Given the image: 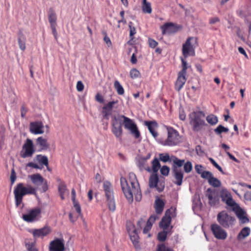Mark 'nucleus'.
I'll return each mask as SVG.
<instances>
[{
  "instance_id": "obj_47",
  "label": "nucleus",
  "mask_w": 251,
  "mask_h": 251,
  "mask_svg": "<svg viewBox=\"0 0 251 251\" xmlns=\"http://www.w3.org/2000/svg\"><path fill=\"white\" fill-rule=\"evenodd\" d=\"M201 177L203 178H205L209 181V179L213 176V174L209 171H204L201 173Z\"/></svg>"
},
{
  "instance_id": "obj_55",
  "label": "nucleus",
  "mask_w": 251,
  "mask_h": 251,
  "mask_svg": "<svg viewBox=\"0 0 251 251\" xmlns=\"http://www.w3.org/2000/svg\"><path fill=\"white\" fill-rule=\"evenodd\" d=\"M95 100L100 103H103L104 102L103 97L99 93H97L96 95Z\"/></svg>"
},
{
  "instance_id": "obj_18",
  "label": "nucleus",
  "mask_w": 251,
  "mask_h": 251,
  "mask_svg": "<svg viewBox=\"0 0 251 251\" xmlns=\"http://www.w3.org/2000/svg\"><path fill=\"white\" fill-rule=\"evenodd\" d=\"M162 34L174 33L177 31L178 28L172 23H167L161 26Z\"/></svg>"
},
{
  "instance_id": "obj_59",
  "label": "nucleus",
  "mask_w": 251,
  "mask_h": 251,
  "mask_svg": "<svg viewBox=\"0 0 251 251\" xmlns=\"http://www.w3.org/2000/svg\"><path fill=\"white\" fill-rule=\"evenodd\" d=\"M157 218V216L152 215L149 218L146 224L152 226L153 224L155 222Z\"/></svg>"
},
{
  "instance_id": "obj_41",
  "label": "nucleus",
  "mask_w": 251,
  "mask_h": 251,
  "mask_svg": "<svg viewBox=\"0 0 251 251\" xmlns=\"http://www.w3.org/2000/svg\"><path fill=\"white\" fill-rule=\"evenodd\" d=\"M120 115L117 117L115 115H114L112 117V119L111 121L112 127L122 125L121 120L122 118H120Z\"/></svg>"
},
{
  "instance_id": "obj_49",
  "label": "nucleus",
  "mask_w": 251,
  "mask_h": 251,
  "mask_svg": "<svg viewBox=\"0 0 251 251\" xmlns=\"http://www.w3.org/2000/svg\"><path fill=\"white\" fill-rule=\"evenodd\" d=\"M74 207L75 208L76 212L78 213V216H81L82 215L81 213V209L80 204H79L77 201H73Z\"/></svg>"
},
{
  "instance_id": "obj_23",
  "label": "nucleus",
  "mask_w": 251,
  "mask_h": 251,
  "mask_svg": "<svg viewBox=\"0 0 251 251\" xmlns=\"http://www.w3.org/2000/svg\"><path fill=\"white\" fill-rule=\"evenodd\" d=\"M57 181L59 182L58 186V192L61 200H64L65 199L64 194L67 190V186L65 182L59 179H58Z\"/></svg>"
},
{
  "instance_id": "obj_61",
  "label": "nucleus",
  "mask_w": 251,
  "mask_h": 251,
  "mask_svg": "<svg viewBox=\"0 0 251 251\" xmlns=\"http://www.w3.org/2000/svg\"><path fill=\"white\" fill-rule=\"evenodd\" d=\"M149 46L151 48H155L157 45L158 43L152 39H149Z\"/></svg>"
},
{
  "instance_id": "obj_14",
  "label": "nucleus",
  "mask_w": 251,
  "mask_h": 251,
  "mask_svg": "<svg viewBox=\"0 0 251 251\" xmlns=\"http://www.w3.org/2000/svg\"><path fill=\"white\" fill-rule=\"evenodd\" d=\"M118 103V100L110 101L105 104L102 107L101 113L104 119L108 120L112 113L114 105Z\"/></svg>"
},
{
  "instance_id": "obj_36",
  "label": "nucleus",
  "mask_w": 251,
  "mask_h": 251,
  "mask_svg": "<svg viewBox=\"0 0 251 251\" xmlns=\"http://www.w3.org/2000/svg\"><path fill=\"white\" fill-rule=\"evenodd\" d=\"M114 86L119 95H123L124 94V89L118 80H116L114 81Z\"/></svg>"
},
{
  "instance_id": "obj_33",
  "label": "nucleus",
  "mask_w": 251,
  "mask_h": 251,
  "mask_svg": "<svg viewBox=\"0 0 251 251\" xmlns=\"http://www.w3.org/2000/svg\"><path fill=\"white\" fill-rule=\"evenodd\" d=\"M250 233V229L249 227H244L239 233L237 238L238 239L240 240L244 238H246L249 235Z\"/></svg>"
},
{
  "instance_id": "obj_39",
  "label": "nucleus",
  "mask_w": 251,
  "mask_h": 251,
  "mask_svg": "<svg viewBox=\"0 0 251 251\" xmlns=\"http://www.w3.org/2000/svg\"><path fill=\"white\" fill-rule=\"evenodd\" d=\"M152 170L153 173H157L160 169L161 165L158 159L155 158L152 161Z\"/></svg>"
},
{
  "instance_id": "obj_44",
  "label": "nucleus",
  "mask_w": 251,
  "mask_h": 251,
  "mask_svg": "<svg viewBox=\"0 0 251 251\" xmlns=\"http://www.w3.org/2000/svg\"><path fill=\"white\" fill-rule=\"evenodd\" d=\"M130 76L132 79L137 78L140 76V73L136 69H132L129 73Z\"/></svg>"
},
{
  "instance_id": "obj_4",
  "label": "nucleus",
  "mask_w": 251,
  "mask_h": 251,
  "mask_svg": "<svg viewBox=\"0 0 251 251\" xmlns=\"http://www.w3.org/2000/svg\"><path fill=\"white\" fill-rule=\"evenodd\" d=\"M102 188L106 198V205L109 211L113 212L116 210V203L112 185L109 181H105L103 183Z\"/></svg>"
},
{
  "instance_id": "obj_12",
  "label": "nucleus",
  "mask_w": 251,
  "mask_h": 251,
  "mask_svg": "<svg viewBox=\"0 0 251 251\" xmlns=\"http://www.w3.org/2000/svg\"><path fill=\"white\" fill-rule=\"evenodd\" d=\"M49 251H64L65 250V241L63 238H56L50 242L49 246Z\"/></svg>"
},
{
  "instance_id": "obj_57",
  "label": "nucleus",
  "mask_w": 251,
  "mask_h": 251,
  "mask_svg": "<svg viewBox=\"0 0 251 251\" xmlns=\"http://www.w3.org/2000/svg\"><path fill=\"white\" fill-rule=\"evenodd\" d=\"M184 160H180L176 157L175 159L173 160L174 163L178 167L182 166V165L184 164Z\"/></svg>"
},
{
  "instance_id": "obj_51",
  "label": "nucleus",
  "mask_w": 251,
  "mask_h": 251,
  "mask_svg": "<svg viewBox=\"0 0 251 251\" xmlns=\"http://www.w3.org/2000/svg\"><path fill=\"white\" fill-rule=\"evenodd\" d=\"M210 162L212 164V165L217 168L222 174H224V172L221 166H220L212 158H210L209 159Z\"/></svg>"
},
{
  "instance_id": "obj_2",
  "label": "nucleus",
  "mask_w": 251,
  "mask_h": 251,
  "mask_svg": "<svg viewBox=\"0 0 251 251\" xmlns=\"http://www.w3.org/2000/svg\"><path fill=\"white\" fill-rule=\"evenodd\" d=\"M131 176L130 175L129 181L124 177H121V185L123 193L129 202L133 201V195L137 201H141L142 194L140 189L139 184L137 179L134 178L130 180Z\"/></svg>"
},
{
  "instance_id": "obj_29",
  "label": "nucleus",
  "mask_w": 251,
  "mask_h": 251,
  "mask_svg": "<svg viewBox=\"0 0 251 251\" xmlns=\"http://www.w3.org/2000/svg\"><path fill=\"white\" fill-rule=\"evenodd\" d=\"M111 131L117 138L121 140L122 136L123 134V129L122 125L112 127Z\"/></svg>"
},
{
  "instance_id": "obj_38",
  "label": "nucleus",
  "mask_w": 251,
  "mask_h": 251,
  "mask_svg": "<svg viewBox=\"0 0 251 251\" xmlns=\"http://www.w3.org/2000/svg\"><path fill=\"white\" fill-rule=\"evenodd\" d=\"M37 160L41 164L44 165L46 166H48L49 165L48 158L47 156L42 155L41 154H38L36 155Z\"/></svg>"
},
{
  "instance_id": "obj_20",
  "label": "nucleus",
  "mask_w": 251,
  "mask_h": 251,
  "mask_svg": "<svg viewBox=\"0 0 251 251\" xmlns=\"http://www.w3.org/2000/svg\"><path fill=\"white\" fill-rule=\"evenodd\" d=\"M144 125L148 127L150 132L153 137L156 138L158 136V133L155 131V128L158 126V124L156 121H146L144 122Z\"/></svg>"
},
{
  "instance_id": "obj_9",
  "label": "nucleus",
  "mask_w": 251,
  "mask_h": 251,
  "mask_svg": "<svg viewBox=\"0 0 251 251\" xmlns=\"http://www.w3.org/2000/svg\"><path fill=\"white\" fill-rule=\"evenodd\" d=\"M174 212L172 208L168 209L166 211L165 215L162 217L159 223L160 228L163 229L170 230L172 217L173 216Z\"/></svg>"
},
{
  "instance_id": "obj_28",
  "label": "nucleus",
  "mask_w": 251,
  "mask_h": 251,
  "mask_svg": "<svg viewBox=\"0 0 251 251\" xmlns=\"http://www.w3.org/2000/svg\"><path fill=\"white\" fill-rule=\"evenodd\" d=\"M49 22L50 25H57L56 20L57 18L56 14L52 8H50L49 10Z\"/></svg>"
},
{
  "instance_id": "obj_8",
  "label": "nucleus",
  "mask_w": 251,
  "mask_h": 251,
  "mask_svg": "<svg viewBox=\"0 0 251 251\" xmlns=\"http://www.w3.org/2000/svg\"><path fill=\"white\" fill-rule=\"evenodd\" d=\"M234 221V218L224 211L219 213L217 215V221L221 226L226 228L232 226Z\"/></svg>"
},
{
  "instance_id": "obj_30",
  "label": "nucleus",
  "mask_w": 251,
  "mask_h": 251,
  "mask_svg": "<svg viewBox=\"0 0 251 251\" xmlns=\"http://www.w3.org/2000/svg\"><path fill=\"white\" fill-rule=\"evenodd\" d=\"M36 142L41 148L42 150H47L49 148V145L47 143V139L43 138L42 137H39L36 139Z\"/></svg>"
},
{
  "instance_id": "obj_45",
  "label": "nucleus",
  "mask_w": 251,
  "mask_h": 251,
  "mask_svg": "<svg viewBox=\"0 0 251 251\" xmlns=\"http://www.w3.org/2000/svg\"><path fill=\"white\" fill-rule=\"evenodd\" d=\"M132 25H133V23L132 22H130L128 24V25H129V28L130 29L129 36L131 39H133V36L136 33V28L134 26H133Z\"/></svg>"
},
{
  "instance_id": "obj_62",
  "label": "nucleus",
  "mask_w": 251,
  "mask_h": 251,
  "mask_svg": "<svg viewBox=\"0 0 251 251\" xmlns=\"http://www.w3.org/2000/svg\"><path fill=\"white\" fill-rule=\"evenodd\" d=\"M76 87L78 92H81L84 89V85L81 81H78L77 82Z\"/></svg>"
},
{
  "instance_id": "obj_27",
  "label": "nucleus",
  "mask_w": 251,
  "mask_h": 251,
  "mask_svg": "<svg viewBox=\"0 0 251 251\" xmlns=\"http://www.w3.org/2000/svg\"><path fill=\"white\" fill-rule=\"evenodd\" d=\"M214 194V192L211 188L207 189L205 195L209 200V204L211 206L215 205L217 203L216 198H213Z\"/></svg>"
},
{
  "instance_id": "obj_42",
  "label": "nucleus",
  "mask_w": 251,
  "mask_h": 251,
  "mask_svg": "<svg viewBox=\"0 0 251 251\" xmlns=\"http://www.w3.org/2000/svg\"><path fill=\"white\" fill-rule=\"evenodd\" d=\"M228 128L225 127L222 125H219L217 128L214 129L215 133L217 135H220L223 132H227L228 131Z\"/></svg>"
},
{
  "instance_id": "obj_34",
  "label": "nucleus",
  "mask_w": 251,
  "mask_h": 251,
  "mask_svg": "<svg viewBox=\"0 0 251 251\" xmlns=\"http://www.w3.org/2000/svg\"><path fill=\"white\" fill-rule=\"evenodd\" d=\"M142 11L145 13L149 14L152 12L151 3L147 2V0H143Z\"/></svg>"
},
{
  "instance_id": "obj_60",
  "label": "nucleus",
  "mask_w": 251,
  "mask_h": 251,
  "mask_svg": "<svg viewBox=\"0 0 251 251\" xmlns=\"http://www.w3.org/2000/svg\"><path fill=\"white\" fill-rule=\"evenodd\" d=\"M26 247L28 251H38L37 249L34 247L32 243H28L26 244Z\"/></svg>"
},
{
  "instance_id": "obj_37",
  "label": "nucleus",
  "mask_w": 251,
  "mask_h": 251,
  "mask_svg": "<svg viewBox=\"0 0 251 251\" xmlns=\"http://www.w3.org/2000/svg\"><path fill=\"white\" fill-rule=\"evenodd\" d=\"M209 185L213 187H219L221 185V182L218 178L213 176L209 179L208 181Z\"/></svg>"
},
{
  "instance_id": "obj_19",
  "label": "nucleus",
  "mask_w": 251,
  "mask_h": 251,
  "mask_svg": "<svg viewBox=\"0 0 251 251\" xmlns=\"http://www.w3.org/2000/svg\"><path fill=\"white\" fill-rule=\"evenodd\" d=\"M43 125L41 122H35L30 124V131L34 134H39L44 133Z\"/></svg>"
},
{
  "instance_id": "obj_13",
  "label": "nucleus",
  "mask_w": 251,
  "mask_h": 251,
  "mask_svg": "<svg viewBox=\"0 0 251 251\" xmlns=\"http://www.w3.org/2000/svg\"><path fill=\"white\" fill-rule=\"evenodd\" d=\"M211 230L214 237L218 239L224 240L227 237L226 231L217 224L211 225Z\"/></svg>"
},
{
  "instance_id": "obj_56",
  "label": "nucleus",
  "mask_w": 251,
  "mask_h": 251,
  "mask_svg": "<svg viewBox=\"0 0 251 251\" xmlns=\"http://www.w3.org/2000/svg\"><path fill=\"white\" fill-rule=\"evenodd\" d=\"M27 111L28 108L26 107L25 104H23L21 108V117L22 118H25Z\"/></svg>"
},
{
  "instance_id": "obj_40",
  "label": "nucleus",
  "mask_w": 251,
  "mask_h": 251,
  "mask_svg": "<svg viewBox=\"0 0 251 251\" xmlns=\"http://www.w3.org/2000/svg\"><path fill=\"white\" fill-rule=\"evenodd\" d=\"M206 119L207 122L211 125H215L218 122L217 117L213 114H210L208 115L206 117Z\"/></svg>"
},
{
  "instance_id": "obj_24",
  "label": "nucleus",
  "mask_w": 251,
  "mask_h": 251,
  "mask_svg": "<svg viewBox=\"0 0 251 251\" xmlns=\"http://www.w3.org/2000/svg\"><path fill=\"white\" fill-rule=\"evenodd\" d=\"M120 118L123 119L124 126L126 129L129 130L136 125L131 119L124 115H120Z\"/></svg>"
},
{
  "instance_id": "obj_16",
  "label": "nucleus",
  "mask_w": 251,
  "mask_h": 251,
  "mask_svg": "<svg viewBox=\"0 0 251 251\" xmlns=\"http://www.w3.org/2000/svg\"><path fill=\"white\" fill-rule=\"evenodd\" d=\"M220 196L223 201L229 206L232 207L236 204L235 201L233 200L232 196L226 189H223L220 192Z\"/></svg>"
},
{
  "instance_id": "obj_31",
  "label": "nucleus",
  "mask_w": 251,
  "mask_h": 251,
  "mask_svg": "<svg viewBox=\"0 0 251 251\" xmlns=\"http://www.w3.org/2000/svg\"><path fill=\"white\" fill-rule=\"evenodd\" d=\"M173 228L172 226H171L170 230L163 229V231L158 233L157 235V239L160 242L164 241L167 237V234L171 233V230Z\"/></svg>"
},
{
  "instance_id": "obj_35",
  "label": "nucleus",
  "mask_w": 251,
  "mask_h": 251,
  "mask_svg": "<svg viewBox=\"0 0 251 251\" xmlns=\"http://www.w3.org/2000/svg\"><path fill=\"white\" fill-rule=\"evenodd\" d=\"M129 130L130 132V133L132 135V136L136 139H139V141H141V134L137 126V125L135 126L134 127L129 129Z\"/></svg>"
},
{
  "instance_id": "obj_50",
  "label": "nucleus",
  "mask_w": 251,
  "mask_h": 251,
  "mask_svg": "<svg viewBox=\"0 0 251 251\" xmlns=\"http://www.w3.org/2000/svg\"><path fill=\"white\" fill-rule=\"evenodd\" d=\"M18 44L19 46L20 49L22 50L23 51H24L25 50V38H23V40H22L21 37L18 38Z\"/></svg>"
},
{
  "instance_id": "obj_53",
  "label": "nucleus",
  "mask_w": 251,
  "mask_h": 251,
  "mask_svg": "<svg viewBox=\"0 0 251 251\" xmlns=\"http://www.w3.org/2000/svg\"><path fill=\"white\" fill-rule=\"evenodd\" d=\"M126 229L127 230V232L128 233V234H129V232H132V231L133 232L137 231L135 227V226L131 223H128L126 224Z\"/></svg>"
},
{
  "instance_id": "obj_32",
  "label": "nucleus",
  "mask_w": 251,
  "mask_h": 251,
  "mask_svg": "<svg viewBox=\"0 0 251 251\" xmlns=\"http://www.w3.org/2000/svg\"><path fill=\"white\" fill-rule=\"evenodd\" d=\"M129 236L130 237V240L131 242H132L133 245L135 248H137L138 247V239H139V236L138 235L137 231L133 232V231L132 232H129Z\"/></svg>"
},
{
  "instance_id": "obj_1",
  "label": "nucleus",
  "mask_w": 251,
  "mask_h": 251,
  "mask_svg": "<svg viewBox=\"0 0 251 251\" xmlns=\"http://www.w3.org/2000/svg\"><path fill=\"white\" fill-rule=\"evenodd\" d=\"M32 183L35 187L27 185L26 187L23 183H19L15 187L13 194L15 205L17 207L20 205L23 198L27 195H36V191L39 189L41 193L46 192L49 189L48 181L40 174H34L28 176Z\"/></svg>"
},
{
  "instance_id": "obj_7",
  "label": "nucleus",
  "mask_w": 251,
  "mask_h": 251,
  "mask_svg": "<svg viewBox=\"0 0 251 251\" xmlns=\"http://www.w3.org/2000/svg\"><path fill=\"white\" fill-rule=\"evenodd\" d=\"M41 214V208L35 207L28 210L26 213L23 214L22 219L27 223H33L39 220Z\"/></svg>"
},
{
  "instance_id": "obj_5",
  "label": "nucleus",
  "mask_w": 251,
  "mask_h": 251,
  "mask_svg": "<svg viewBox=\"0 0 251 251\" xmlns=\"http://www.w3.org/2000/svg\"><path fill=\"white\" fill-rule=\"evenodd\" d=\"M168 136L163 145L164 146H174L176 145L180 142V135L178 132L173 127L167 126Z\"/></svg>"
},
{
  "instance_id": "obj_54",
  "label": "nucleus",
  "mask_w": 251,
  "mask_h": 251,
  "mask_svg": "<svg viewBox=\"0 0 251 251\" xmlns=\"http://www.w3.org/2000/svg\"><path fill=\"white\" fill-rule=\"evenodd\" d=\"M159 159L161 161L164 162H166L169 160L170 156L168 153L165 154L163 153H160L159 154Z\"/></svg>"
},
{
  "instance_id": "obj_26",
  "label": "nucleus",
  "mask_w": 251,
  "mask_h": 251,
  "mask_svg": "<svg viewBox=\"0 0 251 251\" xmlns=\"http://www.w3.org/2000/svg\"><path fill=\"white\" fill-rule=\"evenodd\" d=\"M138 167L141 171L146 170L148 172H151V168L147 164V161L142 157H141L138 161Z\"/></svg>"
},
{
  "instance_id": "obj_21",
  "label": "nucleus",
  "mask_w": 251,
  "mask_h": 251,
  "mask_svg": "<svg viewBox=\"0 0 251 251\" xmlns=\"http://www.w3.org/2000/svg\"><path fill=\"white\" fill-rule=\"evenodd\" d=\"M186 81V75L180 73L178 74V76L175 84V89L179 92Z\"/></svg>"
},
{
  "instance_id": "obj_58",
  "label": "nucleus",
  "mask_w": 251,
  "mask_h": 251,
  "mask_svg": "<svg viewBox=\"0 0 251 251\" xmlns=\"http://www.w3.org/2000/svg\"><path fill=\"white\" fill-rule=\"evenodd\" d=\"M16 179V174L14 169H12L10 175L11 184L12 185Z\"/></svg>"
},
{
  "instance_id": "obj_3",
  "label": "nucleus",
  "mask_w": 251,
  "mask_h": 251,
  "mask_svg": "<svg viewBox=\"0 0 251 251\" xmlns=\"http://www.w3.org/2000/svg\"><path fill=\"white\" fill-rule=\"evenodd\" d=\"M205 115L203 111H193L189 115L190 124L194 131H199L206 124L204 120Z\"/></svg>"
},
{
  "instance_id": "obj_11",
  "label": "nucleus",
  "mask_w": 251,
  "mask_h": 251,
  "mask_svg": "<svg viewBox=\"0 0 251 251\" xmlns=\"http://www.w3.org/2000/svg\"><path fill=\"white\" fill-rule=\"evenodd\" d=\"M23 150L24 151H22L21 153V156L23 158H26L31 157L33 153L35 152V150L32 141L29 139H27L25 143L23 146Z\"/></svg>"
},
{
  "instance_id": "obj_64",
  "label": "nucleus",
  "mask_w": 251,
  "mask_h": 251,
  "mask_svg": "<svg viewBox=\"0 0 251 251\" xmlns=\"http://www.w3.org/2000/svg\"><path fill=\"white\" fill-rule=\"evenodd\" d=\"M146 222V220L144 218H141L137 223V226L139 228H142V226L144 225Z\"/></svg>"
},
{
  "instance_id": "obj_48",
  "label": "nucleus",
  "mask_w": 251,
  "mask_h": 251,
  "mask_svg": "<svg viewBox=\"0 0 251 251\" xmlns=\"http://www.w3.org/2000/svg\"><path fill=\"white\" fill-rule=\"evenodd\" d=\"M192 169V165L191 162L187 161L186 163L184 164V171L187 173H190Z\"/></svg>"
},
{
  "instance_id": "obj_43",
  "label": "nucleus",
  "mask_w": 251,
  "mask_h": 251,
  "mask_svg": "<svg viewBox=\"0 0 251 251\" xmlns=\"http://www.w3.org/2000/svg\"><path fill=\"white\" fill-rule=\"evenodd\" d=\"M181 62H182V69L179 72V73H180V74H184V75H186V72H187V69L188 68V67L187 66V61L185 60V59H184L182 57L181 58Z\"/></svg>"
},
{
  "instance_id": "obj_52",
  "label": "nucleus",
  "mask_w": 251,
  "mask_h": 251,
  "mask_svg": "<svg viewBox=\"0 0 251 251\" xmlns=\"http://www.w3.org/2000/svg\"><path fill=\"white\" fill-rule=\"evenodd\" d=\"M170 172V168L167 166H163L160 169L161 174L165 176H167Z\"/></svg>"
},
{
  "instance_id": "obj_46",
  "label": "nucleus",
  "mask_w": 251,
  "mask_h": 251,
  "mask_svg": "<svg viewBox=\"0 0 251 251\" xmlns=\"http://www.w3.org/2000/svg\"><path fill=\"white\" fill-rule=\"evenodd\" d=\"M157 251H174L172 248L166 247L164 244H159L157 246Z\"/></svg>"
},
{
  "instance_id": "obj_17",
  "label": "nucleus",
  "mask_w": 251,
  "mask_h": 251,
  "mask_svg": "<svg viewBox=\"0 0 251 251\" xmlns=\"http://www.w3.org/2000/svg\"><path fill=\"white\" fill-rule=\"evenodd\" d=\"M159 181L158 176L157 173H152L149 178V186L151 188H155L159 192H162L164 186L160 185V186H158V182Z\"/></svg>"
},
{
  "instance_id": "obj_63",
  "label": "nucleus",
  "mask_w": 251,
  "mask_h": 251,
  "mask_svg": "<svg viewBox=\"0 0 251 251\" xmlns=\"http://www.w3.org/2000/svg\"><path fill=\"white\" fill-rule=\"evenodd\" d=\"M27 166L35 169H42L43 168V167H40L38 165L33 162H29L27 164Z\"/></svg>"
},
{
  "instance_id": "obj_6",
  "label": "nucleus",
  "mask_w": 251,
  "mask_h": 251,
  "mask_svg": "<svg viewBox=\"0 0 251 251\" xmlns=\"http://www.w3.org/2000/svg\"><path fill=\"white\" fill-rule=\"evenodd\" d=\"M198 46V39L195 37H189L182 46V53L185 58L191 51L195 53V48Z\"/></svg>"
},
{
  "instance_id": "obj_25",
  "label": "nucleus",
  "mask_w": 251,
  "mask_h": 251,
  "mask_svg": "<svg viewBox=\"0 0 251 251\" xmlns=\"http://www.w3.org/2000/svg\"><path fill=\"white\" fill-rule=\"evenodd\" d=\"M165 203L161 199L157 198L154 203V208L157 214H161L164 209Z\"/></svg>"
},
{
  "instance_id": "obj_15",
  "label": "nucleus",
  "mask_w": 251,
  "mask_h": 251,
  "mask_svg": "<svg viewBox=\"0 0 251 251\" xmlns=\"http://www.w3.org/2000/svg\"><path fill=\"white\" fill-rule=\"evenodd\" d=\"M232 207L233 210L235 213L237 217L239 219V221L241 223L245 224L249 222V220L246 215V212L239 206L238 204L236 203V204Z\"/></svg>"
},
{
  "instance_id": "obj_10",
  "label": "nucleus",
  "mask_w": 251,
  "mask_h": 251,
  "mask_svg": "<svg viewBox=\"0 0 251 251\" xmlns=\"http://www.w3.org/2000/svg\"><path fill=\"white\" fill-rule=\"evenodd\" d=\"M28 231L32 234L34 239L38 238H43L51 233V228L50 226H46L39 229H30Z\"/></svg>"
},
{
  "instance_id": "obj_22",
  "label": "nucleus",
  "mask_w": 251,
  "mask_h": 251,
  "mask_svg": "<svg viewBox=\"0 0 251 251\" xmlns=\"http://www.w3.org/2000/svg\"><path fill=\"white\" fill-rule=\"evenodd\" d=\"M174 173V176L176 180L175 183L178 186L182 184V179L183 178V174L181 170H178L177 168H174L173 170Z\"/></svg>"
}]
</instances>
